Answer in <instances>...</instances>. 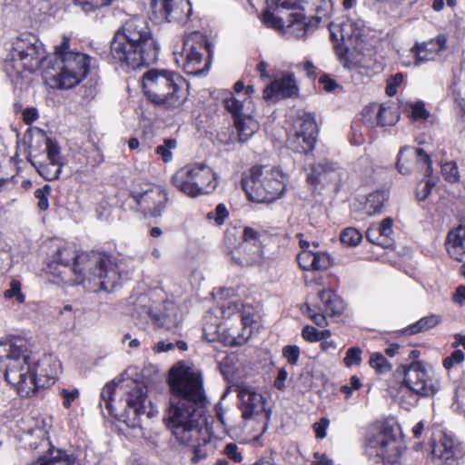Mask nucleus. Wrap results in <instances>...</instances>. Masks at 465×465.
I'll return each mask as SVG.
<instances>
[{"instance_id":"26","label":"nucleus","mask_w":465,"mask_h":465,"mask_svg":"<svg viewBox=\"0 0 465 465\" xmlns=\"http://www.w3.org/2000/svg\"><path fill=\"white\" fill-rule=\"evenodd\" d=\"M165 313L159 315L153 309L149 308L147 314L149 318L157 327L165 328L171 330L178 326L181 322L179 310L172 302H168L164 305Z\"/></svg>"},{"instance_id":"3","label":"nucleus","mask_w":465,"mask_h":465,"mask_svg":"<svg viewBox=\"0 0 465 465\" xmlns=\"http://www.w3.org/2000/svg\"><path fill=\"white\" fill-rule=\"evenodd\" d=\"M53 262L69 267L74 275L75 284L86 282L93 292L111 291L119 282L120 273L111 256L100 252H80L73 247H59L53 255Z\"/></svg>"},{"instance_id":"56","label":"nucleus","mask_w":465,"mask_h":465,"mask_svg":"<svg viewBox=\"0 0 465 465\" xmlns=\"http://www.w3.org/2000/svg\"><path fill=\"white\" fill-rule=\"evenodd\" d=\"M223 452L230 460L236 463H239L242 460V453L238 450V447L234 443L227 444Z\"/></svg>"},{"instance_id":"59","label":"nucleus","mask_w":465,"mask_h":465,"mask_svg":"<svg viewBox=\"0 0 465 465\" xmlns=\"http://www.w3.org/2000/svg\"><path fill=\"white\" fill-rule=\"evenodd\" d=\"M329 426V420L322 419L319 422L313 424V429L318 439H323L326 437V430Z\"/></svg>"},{"instance_id":"64","label":"nucleus","mask_w":465,"mask_h":465,"mask_svg":"<svg viewBox=\"0 0 465 465\" xmlns=\"http://www.w3.org/2000/svg\"><path fill=\"white\" fill-rule=\"evenodd\" d=\"M312 465H333V461L324 454L315 453Z\"/></svg>"},{"instance_id":"55","label":"nucleus","mask_w":465,"mask_h":465,"mask_svg":"<svg viewBox=\"0 0 465 465\" xmlns=\"http://www.w3.org/2000/svg\"><path fill=\"white\" fill-rule=\"evenodd\" d=\"M60 395L63 397V406L65 409H69L72 405V402L74 401L80 395L78 389H74L72 391H68L66 389H63L60 391Z\"/></svg>"},{"instance_id":"18","label":"nucleus","mask_w":465,"mask_h":465,"mask_svg":"<svg viewBox=\"0 0 465 465\" xmlns=\"http://www.w3.org/2000/svg\"><path fill=\"white\" fill-rule=\"evenodd\" d=\"M204 49L203 43L195 44L191 39L184 41L180 57L183 61V70L187 74L199 75L208 69L210 62H203L202 51Z\"/></svg>"},{"instance_id":"51","label":"nucleus","mask_w":465,"mask_h":465,"mask_svg":"<svg viewBox=\"0 0 465 465\" xmlns=\"http://www.w3.org/2000/svg\"><path fill=\"white\" fill-rule=\"evenodd\" d=\"M441 173L444 178L450 183H454L458 180V166L453 162L444 163L441 166Z\"/></svg>"},{"instance_id":"9","label":"nucleus","mask_w":465,"mask_h":465,"mask_svg":"<svg viewBox=\"0 0 465 465\" xmlns=\"http://www.w3.org/2000/svg\"><path fill=\"white\" fill-rule=\"evenodd\" d=\"M405 450L396 424L383 423L369 432L364 440V453L375 463H396Z\"/></svg>"},{"instance_id":"58","label":"nucleus","mask_w":465,"mask_h":465,"mask_svg":"<svg viewBox=\"0 0 465 465\" xmlns=\"http://www.w3.org/2000/svg\"><path fill=\"white\" fill-rule=\"evenodd\" d=\"M302 337L304 340L310 342L318 341H319V331L310 325L305 326L302 329Z\"/></svg>"},{"instance_id":"31","label":"nucleus","mask_w":465,"mask_h":465,"mask_svg":"<svg viewBox=\"0 0 465 465\" xmlns=\"http://www.w3.org/2000/svg\"><path fill=\"white\" fill-rule=\"evenodd\" d=\"M388 200V193L385 191H375L366 197L362 211L365 214L371 216L381 213L385 202Z\"/></svg>"},{"instance_id":"63","label":"nucleus","mask_w":465,"mask_h":465,"mask_svg":"<svg viewBox=\"0 0 465 465\" xmlns=\"http://www.w3.org/2000/svg\"><path fill=\"white\" fill-rule=\"evenodd\" d=\"M320 83L322 84L323 89L327 92H331L337 87V83L327 75L322 76L320 78Z\"/></svg>"},{"instance_id":"2","label":"nucleus","mask_w":465,"mask_h":465,"mask_svg":"<svg viewBox=\"0 0 465 465\" xmlns=\"http://www.w3.org/2000/svg\"><path fill=\"white\" fill-rule=\"evenodd\" d=\"M0 344V361L5 363V378L22 397L33 396L37 388L49 386L58 375L60 363L44 357L33 368L30 356L22 341Z\"/></svg>"},{"instance_id":"30","label":"nucleus","mask_w":465,"mask_h":465,"mask_svg":"<svg viewBox=\"0 0 465 465\" xmlns=\"http://www.w3.org/2000/svg\"><path fill=\"white\" fill-rule=\"evenodd\" d=\"M318 296L322 302L321 310L329 316L340 315L343 312L342 300L331 290L319 292Z\"/></svg>"},{"instance_id":"50","label":"nucleus","mask_w":465,"mask_h":465,"mask_svg":"<svg viewBox=\"0 0 465 465\" xmlns=\"http://www.w3.org/2000/svg\"><path fill=\"white\" fill-rule=\"evenodd\" d=\"M410 115L414 120H425L430 116V113L426 110L422 102H416L410 104Z\"/></svg>"},{"instance_id":"52","label":"nucleus","mask_w":465,"mask_h":465,"mask_svg":"<svg viewBox=\"0 0 465 465\" xmlns=\"http://www.w3.org/2000/svg\"><path fill=\"white\" fill-rule=\"evenodd\" d=\"M361 350L358 347L350 348L344 358V363L347 367H351L354 364L359 365L361 362Z\"/></svg>"},{"instance_id":"1","label":"nucleus","mask_w":465,"mask_h":465,"mask_svg":"<svg viewBox=\"0 0 465 465\" xmlns=\"http://www.w3.org/2000/svg\"><path fill=\"white\" fill-rule=\"evenodd\" d=\"M169 385L172 396L163 416L164 424L181 444L197 440L209 443L212 430L200 411L206 402L201 373L184 362H178L170 370Z\"/></svg>"},{"instance_id":"24","label":"nucleus","mask_w":465,"mask_h":465,"mask_svg":"<svg viewBox=\"0 0 465 465\" xmlns=\"http://www.w3.org/2000/svg\"><path fill=\"white\" fill-rule=\"evenodd\" d=\"M166 201V193L160 187L151 188L136 196V203L140 208L153 216L162 213Z\"/></svg>"},{"instance_id":"6","label":"nucleus","mask_w":465,"mask_h":465,"mask_svg":"<svg viewBox=\"0 0 465 465\" xmlns=\"http://www.w3.org/2000/svg\"><path fill=\"white\" fill-rule=\"evenodd\" d=\"M70 39L63 36L62 43L55 46V73L50 78L53 88L70 89L79 84L87 75L90 57L80 52L70 50Z\"/></svg>"},{"instance_id":"14","label":"nucleus","mask_w":465,"mask_h":465,"mask_svg":"<svg viewBox=\"0 0 465 465\" xmlns=\"http://www.w3.org/2000/svg\"><path fill=\"white\" fill-rule=\"evenodd\" d=\"M231 260L242 267L261 264L263 261V250L260 233L250 227H245L242 242L228 252Z\"/></svg>"},{"instance_id":"40","label":"nucleus","mask_w":465,"mask_h":465,"mask_svg":"<svg viewBox=\"0 0 465 465\" xmlns=\"http://www.w3.org/2000/svg\"><path fill=\"white\" fill-rule=\"evenodd\" d=\"M177 143L174 139H167L163 144L156 147V153L159 154L164 163H169L173 159L172 150L174 149Z\"/></svg>"},{"instance_id":"32","label":"nucleus","mask_w":465,"mask_h":465,"mask_svg":"<svg viewBox=\"0 0 465 465\" xmlns=\"http://www.w3.org/2000/svg\"><path fill=\"white\" fill-rule=\"evenodd\" d=\"M63 166V162L47 161L45 163H40L36 170L45 180L54 181L59 178Z\"/></svg>"},{"instance_id":"57","label":"nucleus","mask_w":465,"mask_h":465,"mask_svg":"<svg viewBox=\"0 0 465 465\" xmlns=\"http://www.w3.org/2000/svg\"><path fill=\"white\" fill-rule=\"evenodd\" d=\"M434 186V183L429 180L420 184V187L417 190V197L420 201L425 200L428 195L430 193L431 188Z\"/></svg>"},{"instance_id":"12","label":"nucleus","mask_w":465,"mask_h":465,"mask_svg":"<svg viewBox=\"0 0 465 465\" xmlns=\"http://www.w3.org/2000/svg\"><path fill=\"white\" fill-rule=\"evenodd\" d=\"M329 29L335 43V53L347 66L352 53L361 50L362 43L361 29L351 20L339 24L330 23Z\"/></svg>"},{"instance_id":"7","label":"nucleus","mask_w":465,"mask_h":465,"mask_svg":"<svg viewBox=\"0 0 465 465\" xmlns=\"http://www.w3.org/2000/svg\"><path fill=\"white\" fill-rule=\"evenodd\" d=\"M248 198L256 203H271L286 189V176L279 167L253 166L242 179Z\"/></svg>"},{"instance_id":"60","label":"nucleus","mask_w":465,"mask_h":465,"mask_svg":"<svg viewBox=\"0 0 465 465\" xmlns=\"http://www.w3.org/2000/svg\"><path fill=\"white\" fill-rule=\"evenodd\" d=\"M38 118V112L35 108H26L23 111V120L26 124H33Z\"/></svg>"},{"instance_id":"8","label":"nucleus","mask_w":465,"mask_h":465,"mask_svg":"<svg viewBox=\"0 0 465 465\" xmlns=\"http://www.w3.org/2000/svg\"><path fill=\"white\" fill-rule=\"evenodd\" d=\"M45 59V50L37 37L29 33L22 34L13 40L4 61V69L9 76L23 71L33 73L41 67Z\"/></svg>"},{"instance_id":"19","label":"nucleus","mask_w":465,"mask_h":465,"mask_svg":"<svg viewBox=\"0 0 465 465\" xmlns=\"http://www.w3.org/2000/svg\"><path fill=\"white\" fill-rule=\"evenodd\" d=\"M432 453L446 465H458L465 456L462 443L447 434H443L434 444Z\"/></svg>"},{"instance_id":"11","label":"nucleus","mask_w":465,"mask_h":465,"mask_svg":"<svg viewBox=\"0 0 465 465\" xmlns=\"http://www.w3.org/2000/svg\"><path fill=\"white\" fill-rule=\"evenodd\" d=\"M275 5L287 9L303 10L306 0H272ZM316 16L307 19L301 11L292 12L286 21L287 32L297 38L306 36L315 28L323 17H327L332 9L331 0H314Z\"/></svg>"},{"instance_id":"44","label":"nucleus","mask_w":465,"mask_h":465,"mask_svg":"<svg viewBox=\"0 0 465 465\" xmlns=\"http://www.w3.org/2000/svg\"><path fill=\"white\" fill-rule=\"evenodd\" d=\"M313 268L312 271L327 270L331 265V259L329 254L322 252H314Z\"/></svg>"},{"instance_id":"10","label":"nucleus","mask_w":465,"mask_h":465,"mask_svg":"<svg viewBox=\"0 0 465 465\" xmlns=\"http://www.w3.org/2000/svg\"><path fill=\"white\" fill-rule=\"evenodd\" d=\"M173 184L182 193L197 197L212 193L218 186V175L204 163H193L180 168L172 177Z\"/></svg>"},{"instance_id":"61","label":"nucleus","mask_w":465,"mask_h":465,"mask_svg":"<svg viewBox=\"0 0 465 465\" xmlns=\"http://www.w3.org/2000/svg\"><path fill=\"white\" fill-rule=\"evenodd\" d=\"M378 232H379L376 229V227L371 226L368 229V231L366 232V237L371 243L381 246L382 240H381V237L380 236V234Z\"/></svg>"},{"instance_id":"33","label":"nucleus","mask_w":465,"mask_h":465,"mask_svg":"<svg viewBox=\"0 0 465 465\" xmlns=\"http://www.w3.org/2000/svg\"><path fill=\"white\" fill-rule=\"evenodd\" d=\"M398 120L399 114L391 104H378V124H380V126L393 125Z\"/></svg>"},{"instance_id":"45","label":"nucleus","mask_w":465,"mask_h":465,"mask_svg":"<svg viewBox=\"0 0 465 465\" xmlns=\"http://www.w3.org/2000/svg\"><path fill=\"white\" fill-rule=\"evenodd\" d=\"M262 22L268 26L273 29H282L285 27L286 21H283L282 18L276 16L274 14L270 11H265L262 14Z\"/></svg>"},{"instance_id":"39","label":"nucleus","mask_w":465,"mask_h":465,"mask_svg":"<svg viewBox=\"0 0 465 465\" xmlns=\"http://www.w3.org/2000/svg\"><path fill=\"white\" fill-rule=\"evenodd\" d=\"M369 363L371 367L376 370L379 373H386L391 369V363L380 352L372 353Z\"/></svg>"},{"instance_id":"41","label":"nucleus","mask_w":465,"mask_h":465,"mask_svg":"<svg viewBox=\"0 0 465 465\" xmlns=\"http://www.w3.org/2000/svg\"><path fill=\"white\" fill-rule=\"evenodd\" d=\"M314 259V252L311 250H302L297 256L298 263L304 271H312Z\"/></svg>"},{"instance_id":"4","label":"nucleus","mask_w":465,"mask_h":465,"mask_svg":"<svg viewBox=\"0 0 465 465\" xmlns=\"http://www.w3.org/2000/svg\"><path fill=\"white\" fill-rule=\"evenodd\" d=\"M110 51L122 67L137 69L157 60L159 47L147 21L142 16L128 19L115 33Z\"/></svg>"},{"instance_id":"20","label":"nucleus","mask_w":465,"mask_h":465,"mask_svg":"<svg viewBox=\"0 0 465 465\" xmlns=\"http://www.w3.org/2000/svg\"><path fill=\"white\" fill-rule=\"evenodd\" d=\"M341 181V168L335 163L326 159L315 163L307 175V182L312 185L319 183L337 184Z\"/></svg>"},{"instance_id":"54","label":"nucleus","mask_w":465,"mask_h":465,"mask_svg":"<svg viewBox=\"0 0 465 465\" xmlns=\"http://www.w3.org/2000/svg\"><path fill=\"white\" fill-rule=\"evenodd\" d=\"M282 354L290 364L295 365L300 357V349L296 345H288L283 347Z\"/></svg>"},{"instance_id":"22","label":"nucleus","mask_w":465,"mask_h":465,"mask_svg":"<svg viewBox=\"0 0 465 465\" xmlns=\"http://www.w3.org/2000/svg\"><path fill=\"white\" fill-rule=\"evenodd\" d=\"M152 8L160 12L168 22L189 17L192 12L189 0H151Z\"/></svg>"},{"instance_id":"43","label":"nucleus","mask_w":465,"mask_h":465,"mask_svg":"<svg viewBox=\"0 0 465 465\" xmlns=\"http://www.w3.org/2000/svg\"><path fill=\"white\" fill-rule=\"evenodd\" d=\"M229 213L224 204L219 203L214 211L207 213L209 220H214L216 225H222L227 219Z\"/></svg>"},{"instance_id":"34","label":"nucleus","mask_w":465,"mask_h":465,"mask_svg":"<svg viewBox=\"0 0 465 465\" xmlns=\"http://www.w3.org/2000/svg\"><path fill=\"white\" fill-rule=\"evenodd\" d=\"M440 322V318L438 315H430L421 318L415 324L409 327L410 332L414 334L420 331H427L435 327Z\"/></svg>"},{"instance_id":"17","label":"nucleus","mask_w":465,"mask_h":465,"mask_svg":"<svg viewBox=\"0 0 465 465\" xmlns=\"http://www.w3.org/2000/svg\"><path fill=\"white\" fill-rule=\"evenodd\" d=\"M240 409L244 420L249 419H269V413L264 407V398L258 393L254 388L242 384L237 387Z\"/></svg>"},{"instance_id":"13","label":"nucleus","mask_w":465,"mask_h":465,"mask_svg":"<svg viewBox=\"0 0 465 465\" xmlns=\"http://www.w3.org/2000/svg\"><path fill=\"white\" fill-rule=\"evenodd\" d=\"M399 375H403L404 385L415 394L421 397L433 396L440 388V381L433 377L420 361L397 369Z\"/></svg>"},{"instance_id":"42","label":"nucleus","mask_w":465,"mask_h":465,"mask_svg":"<svg viewBox=\"0 0 465 465\" xmlns=\"http://www.w3.org/2000/svg\"><path fill=\"white\" fill-rule=\"evenodd\" d=\"M115 387L116 383L114 381H112L106 383L101 391V399L104 402L106 409L110 412H113L112 401L114 392L115 391Z\"/></svg>"},{"instance_id":"48","label":"nucleus","mask_w":465,"mask_h":465,"mask_svg":"<svg viewBox=\"0 0 465 465\" xmlns=\"http://www.w3.org/2000/svg\"><path fill=\"white\" fill-rule=\"evenodd\" d=\"M465 361V354L461 350H455L450 356L443 360V367L450 370L456 365L461 364Z\"/></svg>"},{"instance_id":"28","label":"nucleus","mask_w":465,"mask_h":465,"mask_svg":"<svg viewBox=\"0 0 465 465\" xmlns=\"http://www.w3.org/2000/svg\"><path fill=\"white\" fill-rule=\"evenodd\" d=\"M223 103L234 119L253 112V104L250 97L235 96L230 94L228 97L224 98Z\"/></svg>"},{"instance_id":"46","label":"nucleus","mask_w":465,"mask_h":465,"mask_svg":"<svg viewBox=\"0 0 465 465\" xmlns=\"http://www.w3.org/2000/svg\"><path fill=\"white\" fill-rule=\"evenodd\" d=\"M45 151L47 161L63 162L60 156V148L56 142L53 141L51 138H47L45 141Z\"/></svg>"},{"instance_id":"5","label":"nucleus","mask_w":465,"mask_h":465,"mask_svg":"<svg viewBox=\"0 0 465 465\" xmlns=\"http://www.w3.org/2000/svg\"><path fill=\"white\" fill-rule=\"evenodd\" d=\"M143 88L148 100L165 110L177 109L186 100L184 80L170 71H148L143 77Z\"/></svg>"},{"instance_id":"36","label":"nucleus","mask_w":465,"mask_h":465,"mask_svg":"<svg viewBox=\"0 0 465 465\" xmlns=\"http://www.w3.org/2000/svg\"><path fill=\"white\" fill-rule=\"evenodd\" d=\"M340 238L343 244L354 247L361 242L362 235L357 229L348 227L341 232Z\"/></svg>"},{"instance_id":"16","label":"nucleus","mask_w":465,"mask_h":465,"mask_svg":"<svg viewBox=\"0 0 465 465\" xmlns=\"http://www.w3.org/2000/svg\"><path fill=\"white\" fill-rule=\"evenodd\" d=\"M126 413L128 416L133 414L131 424H139V419L142 415L147 414L149 418L158 413L157 408L148 400L147 389L134 381L126 395Z\"/></svg>"},{"instance_id":"29","label":"nucleus","mask_w":465,"mask_h":465,"mask_svg":"<svg viewBox=\"0 0 465 465\" xmlns=\"http://www.w3.org/2000/svg\"><path fill=\"white\" fill-rule=\"evenodd\" d=\"M234 125L240 143L247 142L260 129L259 122L253 118L252 114H246L234 119Z\"/></svg>"},{"instance_id":"37","label":"nucleus","mask_w":465,"mask_h":465,"mask_svg":"<svg viewBox=\"0 0 465 465\" xmlns=\"http://www.w3.org/2000/svg\"><path fill=\"white\" fill-rule=\"evenodd\" d=\"M51 192L52 188L49 184H45L35 191L34 195L37 199V207L40 211L45 212L48 210Z\"/></svg>"},{"instance_id":"62","label":"nucleus","mask_w":465,"mask_h":465,"mask_svg":"<svg viewBox=\"0 0 465 465\" xmlns=\"http://www.w3.org/2000/svg\"><path fill=\"white\" fill-rule=\"evenodd\" d=\"M375 227L379 232L378 233L381 237V240H382L381 247H384V248L391 247L393 243V239L391 238V235L389 232H385V231L382 230V228L380 225H377Z\"/></svg>"},{"instance_id":"25","label":"nucleus","mask_w":465,"mask_h":465,"mask_svg":"<svg viewBox=\"0 0 465 465\" xmlns=\"http://www.w3.org/2000/svg\"><path fill=\"white\" fill-rule=\"evenodd\" d=\"M445 245L451 258L459 262L465 261V224L449 232Z\"/></svg>"},{"instance_id":"53","label":"nucleus","mask_w":465,"mask_h":465,"mask_svg":"<svg viewBox=\"0 0 465 465\" xmlns=\"http://www.w3.org/2000/svg\"><path fill=\"white\" fill-rule=\"evenodd\" d=\"M403 81V74L401 73H398L392 77L389 78L387 81L386 86V94L389 96H393L397 93V87L401 84Z\"/></svg>"},{"instance_id":"47","label":"nucleus","mask_w":465,"mask_h":465,"mask_svg":"<svg viewBox=\"0 0 465 465\" xmlns=\"http://www.w3.org/2000/svg\"><path fill=\"white\" fill-rule=\"evenodd\" d=\"M4 295L5 298H15L19 303L25 302V295L21 292V283L17 280L11 282L9 289L5 291Z\"/></svg>"},{"instance_id":"38","label":"nucleus","mask_w":465,"mask_h":465,"mask_svg":"<svg viewBox=\"0 0 465 465\" xmlns=\"http://www.w3.org/2000/svg\"><path fill=\"white\" fill-rule=\"evenodd\" d=\"M363 123L370 126H380L378 124V104H371L368 106H365L361 113Z\"/></svg>"},{"instance_id":"27","label":"nucleus","mask_w":465,"mask_h":465,"mask_svg":"<svg viewBox=\"0 0 465 465\" xmlns=\"http://www.w3.org/2000/svg\"><path fill=\"white\" fill-rule=\"evenodd\" d=\"M407 153H411V157L416 156L419 163H422L427 166L426 175H429L431 171V161L430 156L423 151V149L420 148L412 150L411 148L404 147L401 149L398 154L397 162V169L399 173L401 174H409L411 172V168L406 164L408 163V159H405V154Z\"/></svg>"},{"instance_id":"49","label":"nucleus","mask_w":465,"mask_h":465,"mask_svg":"<svg viewBox=\"0 0 465 465\" xmlns=\"http://www.w3.org/2000/svg\"><path fill=\"white\" fill-rule=\"evenodd\" d=\"M211 443V441L207 444H202L199 440L192 443L186 444L187 446H191L193 448V455L192 457V462L197 463L200 460L205 459L208 455L207 446Z\"/></svg>"},{"instance_id":"35","label":"nucleus","mask_w":465,"mask_h":465,"mask_svg":"<svg viewBox=\"0 0 465 465\" xmlns=\"http://www.w3.org/2000/svg\"><path fill=\"white\" fill-rule=\"evenodd\" d=\"M74 5L80 6L85 13L94 12L96 9L109 6L115 0H73Z\"/></svg>"},{"instance_id":"15","label":"nucleus","mask_w":465,"mask_h":465,"mask_svg":"<svg viewBox=\"0 0 465 465\" xmlns=\"http://www.w3.org/2000/svg\"><path fill=\"white\" fill-rule=\"evenodd\" d=\"M317 133L314 117L305 114L297 120L295 133L288 139L289 145L297 153H307L314 148Z\"/></svg>"},{"instance_id":"21","label":"nucleus","mask_w":465,"mask_h":465,"mask_svg":"<svg viewBox=\"0 0 465 465\" xmlns=\"http://www.w3.org/2000/svg\"><path fill=\"white\" fill-rule=\"evenodd\" d=\"M299 88L293 74H285L274 79L263 89V99H285L298 95Z\"/></svg>"},{"instance_id":"23","label":"nucleus","mask_w":465,"mask_h":465,"mask_svg":"<svg viewBox=\"0 0 465 465\" xmlns=\"http://www.w3.org/2000/svg\"><path fill=\"white\" fill-rule=\"evenodd\" d=\"M446 47L447 38L445 35H440L427 43L417 44L411 51L416 58L415 64L418 65L420 63L436 60L446 50Z\"/></svg>"}]
</instances>
